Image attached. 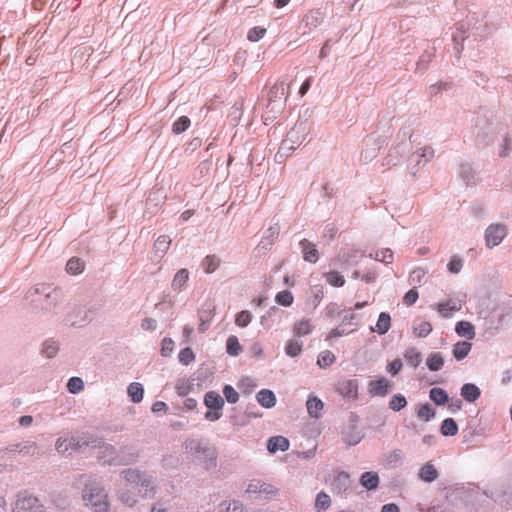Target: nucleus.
Returning a JSON list of instances; mask_svg holds the SVG:
<instances>
[{
  "mask_svg": "<svg viewBox=\"0 0 512 512\" xmlns=\"http://www.w3.org/2000/svg\"><path fill=\"white\" fill-rule=\"evenodd\" d=\"M119 477L126 485L135 487L138 495L144 499L153 498L157 492L155 477L137 468L123 469Z\"/></svg>",
  "mask_w": 512,
  "mask_h": 512,
  "instance_id": "f257e3e1",
  "label": "nucleus"
},
{
  "mask_svg": "<svg viewBox=\"0 0 512 512\" xmlns=\"http://www.w3.org/2000/svg\"><path fill=\"white\" fill-rule=\"evenodd\" d=\"M186 452L197 459L205 469H211L216 465V450L213 446L197 439H187L184 442Z\"/></svg>",
  "mask_w": 512,
  "mask_h": 512,
  "instance_id": "f03ea898",
  "label": "nucleus"
},
{
  "mask_svg": "<svg viewBox=\"0 0 512 512\" xmlns=\"http://www.w3.org/2000/svg\"><path fill=\"white\" fill-rule=\"evenodd\" d=\"M483 494L504 510L512 509V477L488 485Z\"/></svg>",
  "mask_w": 512,
  "mask_h": 512,
  "instance_id": "7ed1b4c3",
  "label": "nucleus"
},
{
  "mask_svg": "<svg viewBox=\"0 0 512 512\" xmlns=\"http://www.w3.org/2000/svg\"><path fill=\"white\" fill-rule=\"evenodd\" d=\"M82 498L85 505L94 508L95 512L108 510L107 493L102 484L96 480H91L85 485Z\"/></svg>",
  "mask_w": 512,
  "mask_h": 512,
  "instance_id": "20e7f679",
  "label": "nucleus"
},
{
  "mask_svg": "<svg viewBox=\"0 0 512 512\" xmlns=\"http://www.w3.org/2000/svg\"><path fill=\"white\" fill-rule=\"evenodd\" d=\"M12 512H47L40 499L28 491H20L12 504Z\"/></svg>",
  "mask_w": 512,
  "mask_h": 512,
  "instance_id": "39448f33",
  "label": "nucleus"
},
{
  "mask_svg": "<svg viewBox=\"0 0 512 512\" xmlns=\"http://www.w3.org/2000/svg\"><path fill=\"white\" fill-rule=\"evenodd\" d=\"M141 457L140 451L134 446L125 445L117 449L115 458L110 460L111 466H128L135 464Z\"/></svg>",
  "mask_w": 512,
  "mask_h": 512,
  "instance_id": "423d86ee",
  "label": "nucleus"
},
{
  "mask_svg": "<svg viewBox=\"0 0 512 512\" xmlns=\"http://www.w3.org/2000/svg\"><path fill=\"white\" fill-rule=\"evenodd\" d=\"M507 234V229L501 224L490 225L485 233L486 244L488 247L499 245Z\"/></svg>",
  "mask_w": 512,
  "mask_h": 512,
  "instance_id": "0eeeda50",
  "label": "nucleus"
},
{
  "mask_svg": "<svg viewBox=\"0 0 512 512\" xmlns=\"http://www.w3.org/2000/svg\"><path fill=\"white\" fill-rule=\"evenodd\" d=\"M115 492L118 499L128 507H133L138 502V493L124 486L122 483L116 484Z\"/></svg>",
  "mask_w": 512,
  "mask_h": 512,
  "instance_id": "6e6552de",
  "label": "nucleus"
},
{
  "mask_svg": "<svg viewBox=\"0 0 512 512\" xmlns=\"http://www.w3.org/2000/svg\"><path fill=\"white\" fill-rule=\"evenodd\" d=\"M95 449L98 450V458L108 465H110V460L115 458L117 453V448L115 446L102 441V439H100V443L96 445Z\"/></svg>",
  "mask_w": 512,
  "mask_h": 512,
  "instance_id": "1a4fd4ad",
  "label": "nucleus"
},
{
  "mask_svg": "<svg viewBox=\"0 0 512 512\" xmlns=\"http://www.w3.org/2000/svg\"><path fill=\"white\" fill-rule=\"evenodd\" d=\"M392 389V384L384 377L370 381L369 391L373 395L385 396Z\"/></svg>",
  "mask_w": 512,
  "mask_h": 512,
  "instance_id": "9d476101",
  "label": "nucleus"
},
{
  "mask_svg": "<svg viewBox=\"0 0 512 512\" xmlns=\"http://www.w3.org/2000/svg\"><path fill=\"white\" fill-rule=\"evenodd\" d=\"M246 493L249 494H257V493H264L267 495H275L276 490L273 486L270 484H267L265 482H262L261 480H252L249 482V484L246 487Z\"/></svg>",
  "mask_w": 512,
  "mask_h": 512,
  "instance_id": "9b49d317",
  "label": "nucleus"
},
{
  "mask_svg": "<svg viewBox=\"0 0 512 512\" xmlns=\"http://www.w3.org/2000/svg\"><path fill=\"white\" fill-rule=\"evenodd\" d=\"M462 308V301L459 299H448L446 302L439 303L437 310L443 317H451L454 312Z\"/></svg>",
  "mask_w": 512,
  "mask_h": 512,
  "instance_id": "f8f14e48",
  "label": "nucleus"
},
{
  "mask_svg": "<svg viewBox=\"0 0 512 512\" xmlns=\"http://www.w3.org/2000/svg\"><path fill=\"white\" fill-rule=\"evenodd\" d=\"M73 437L75 440L74 446H76L77 449H82L85 447H92L95 449L96 445L100 443V438H97L89 433H81Z\"/></svg>",
  "mask_w": 512,
  "mask_h": 512,
  "instance_id": "ddd939ff",
  "label": "nucleus"
},
{
  "mask_svg": "<svg viewBox=\"0 0 512 512\" xmlns=\"http://www.w3.org/2000/svg\"><path fill=\"white\" fill-rule=\"evenodd\" d=\"M337 390L348 399L357 397L358 383L356 380H344L338 384Z\"/></svg>",
  "mask_w": 512,
  "mask_h": 512,
  "instance_id": "4468645a",
  "label": "nucleus"
},
{
  "mask_svg": "<svg viewBox=\"0 0 512 512\" xmlns=\"http://www.w3.org/2000/svg\"><path fill=\"white\" fill-rule=\"evenodd\" d=\"M418 477L424 482L431 483L438 479L439 472L431 462H427L419 469Z\"/></svg>",
  "mask_w": 512,
  "mask_h": 512,
  "instance_id": "2eb2a0df",
  "label": "nucleus"
},
{
  "mask_svg": "<svg viewBox=\"0 0 512 512\" xmlns=\"http://www.w3.org/2000/svg\"><path fill=\"white\" fill-rule=\"evenodd\" d=\"M300 246L302 248L303 258L305 261L311 263H315L318 261L319 253L314 244L304 239L300 242Z\"/></svg>",
  "mask_w": 512,
  "mask_h": 512,
  "instance_id": "dca6fc26",
  "label": "nucleus"
},
{
  "mask_svg": "<svg viewBox=\"0 0 512 512\" xmlns=\"http://www.w3.org/2000/svg\"><path fill=\"white\" fill-rule=\"evenodd\" d=\"M289 448V441L283 436H274L268 440L267 449L270 453L286 451Z\"/></svg>",
  "mask_w": 512,
  "mask_h": 512,
  "instance_id": "f3484780",
  "label": "nucleus"
},
{
  "mask_svg": "<svg viewBox=\"0 0 512 512\" xmlns=\"http://www.w3.org/2000/svg\"><path fill=\"white\" fill-rule=\"evenodd\" d=\"M256 399L258 403L265 408H272L276 404L275 394L268 389L260 390L256 395Z\"/></svg>",
  "mask_w": 512,
  "mask_h": 512,
  "instance_id": "a211bd4d",
  "label": "nucleus"
},
{
  "mask_svg": "<svg viewBox=\"0 0 512 512\" xmlns=\"http://www.w3.org/2000/svg\"><path fill=\"white\" fill-rule=\"evenodd\" d=\"M481 395L480 389L472 383H466L461 388V396L468 402H475Z\"/></svg>",
  "mask_w": 512,
  "mask_h": 512,
  "instance_id": "6ab92c4d",
  "label": "nucleus"
},
{
  "mask_svg": "<svg viewBox=\"0 0 512 512\" xmlns=\"http://www.w3.org/2000/svg\"><path fill=\"white\" fill-rule=\"evenodd\" d=\"M204 403L210 409L221 410L224 405V399L217 392L210 391L206 393Z\"/></svg>",
  "mask_w": 512,
  "mask_h": 512,
  "instance_id": "aec40b11",
  "label": "nucleus"
},
{
  "mask_svg": "<svg viewBox=\"0 0 512 512\" xmlns=\"http://www.w3.org/2000/svg\"><path fill=\"white\" fill-rule=\"evenodd\" d=\"M9 451L18 450L24 456L34 455L37 449V444L34 441H25L22 443L11 445L7 448Z\"/></svg>",
  "mask_w": 512,
  "mask_h": 512,
  "instance_id": "412c9836",
  "label": "nucleus"
},
{
  "mask_svg": "<svg viewBox=\"0 0 512 512\" xmlns=\"http://www.w3.org/2000/svg\"><path fill=\"white\" fill-rule=\"evenodd\" d=\"M171 243L172 240L167 235H161L157 238V240L154 243V250L159 258H162L167 253L171 246Z\"/></svg>",
  "mask_w": 512,
  "mask_h": 512,
  "instance_id": "4be33fe9",
  "label": "nucleus"
},
{
  "mask_svg": "<svg viewBox=\"0 0 512 512\" xmlns=\"http://www.w3.org/2000/svg\"><path fill=\"white\" fill-rule=\"evenodd\" d=\"M85 269V262L78 257H72L66 264V272L70 275L81 274Z\"/></svg>",
  "mask_w": 512,
  "mask_h": 512,
  "instance_id": "5701e85b",
  "label": "nucleus"
},
{
  "mask_svg": "<svg viewBox=\"0 0 512 512\" xmlns=\"http://www.w3.org/2000/svg\"><path fill=\"white\" fill-rule=\"evenodd\" d=\"M363 436V433L359 430L357 425L353 424L349 430L345 432L344 441L349 445H356L362 440Z\"/></svg>",
  "mask_w": 512,
  "mask_h": 512,
  "instance_id": "b1692460",
  "label": "nucleus"
},
{
  "mask_svg": "<svg viewBox=\"0 0 512 512\" xmlns=\"http://www.w3.org/2000/svg\"><path fill=\"white\" fill-rule=\"evenodd\" d=\"M306 406L308 414L313 418H318L320 416V412L324 407V404L317 397H309Z\"/></svg>",
  "mask_w": 512,
  "mask_h": 512,
  "instance_id": "393cba45",
  "label": "nucleus"
},
{
  "mask_svg": "<svg viewBox=\"0 0 512 512\" xmlns=\"http://www.w3.org/2000/svg\"><path fill=\"white\" fill-rule=\"evenodd\" d=\"M360 483L368 490L376 489L379 484V476L376 472H365L361 476Z\"/></svg>",
  "mask_w": 512,
  "mask_h": 512,
  "instance_id": "a878e982",
  "label": "nucleus"
},
{
  "mask_svg": "<svg viewBox=\"0 0 512 512\" xmlns=\"http://www.w3.org/2000/svg\"><path fill=\"white\" fill-rule=\"evenodd\" d=\"M75 440L74 437L70 438H58L55 442V449L59 454H65L69 450H78L76 446H74Z\"/></svg>",
  "mask_w": 512,
  "mask_h": 512,
  "instance_id": "bb28decb",
  "label": "nucleus"
},
{
  "mask_svg": "<svg viewBox=\"0 0 512 512\" xmlns=\"http://www.w3.org/2000/svg\"><path fill=\"white\" fill-rule=\"evenodd\" d=\"M303 343L297 339H290L286 342L284 350L289 357H298L302 353Z\"/></svg>",
  "mask_w": 512,
  "mask_h": 512,
  "instance_id": "cd10ccee",
  "label": "nucleus"
},
{
  "mask_svg": "<svg viewBox=\"0 0 512 512\" xmlns=\"http://www.w3.org/2000/svg\"><path fill=\"white\" fill-rule=\"evenodd\" d=\"M59 352V343L52 339L46 340L42 344L41 353L44 357L51 359L54 358Z\"/></svg>",
  "mask_w": 512,
  "mask_h": 512,
  "instance_id": "c85d7f7f",
  "label": "nucleus"
},
{
  "mask_svg": "<svg viewBox=\"0 0 512 512\" xmlns=\"http://www.w3.org/2000/svg\"><path fill=\"white\" fill-rule=\"evenodd\" d=\"M455 331L460 337L466 339H473L475 337L474 326L471 322H457Z\"/></svg>",
  "mask_w": 512,
  "mask_h": 512,
  "instance_id": "c756f323",
  "label": "nucleus"
},
{
  "mask_svg": "<svg viewBox=\"0 0 512 512\" xmlns=\"http://www.w3.org/2000/svg\"><path fill=\"white\" fill-rule=\"evenodd\" d=\"M127 393L131 398V401L134 403H139L143 399L144 389L142 384L138 382H133L129 384L127 388Z\"/></svg>",
  "mask_w": 512,
  "mask_h": 512,
  "instance_id": "7c9ffc66",
  "label": "nucleus"
},
{
  "mask_svg": "<svg viewBox=\"0 0 512 512\" xmlns=\"http://www.w3.org/2000/svg\"><path fill=\"white\" fill-rule=\"evenodd\" d=\"M426 280V271L420 267L414 269L409 275V283L411 285H414V287L416 285H423L424 283H426Z\"/></svg>",
  "mask_w": 512,
  "mask_h": 512,
  "instance_id": "2f4dec72",
  "label": "nucleus"
},
{
  "mask_svg": "<svg viewBox=\"0 0 512 512\" xmlns=\"http://www.w3.org/2000/svg\"><path fill=\"white\" fill-rule=\"evenodd\" d=\"M471 350V343L462 341L454 345L453 355L457 360L464 359Z\"/></svg>",
  "mask_w": 512,
  "mask_h": 512,
  "instance_id": "473e14b6",
  "label": "nucleus"
},
{
  "mask_svg": "<svg viewBox=\"0 0 512 512\" xmlns=\"http://www.w3.org/2000/svg\"><path fill=\"white\" fill-rule=\"evenodd\" d=\"M426 364L431 371H438L444 364L443 357L439 352H435L429 355Z\"/></svg>",
  "mask_w": 512,
  "mask_h": 512,
  "instance_id": "72a5a7b5",
  "label": "nucleus"
},
{
  "mask_svg": "<svg viewBox=\"0 0 512 512\" xmlns=\"http://www.w3.org/2000/svg\"><path fill=\"white\" fill-rule=\"evenodd\" d=\"M441 433L444 436H454L458 432V425L452 418H447L442 422Z\"/></svg>",
  "mask_w": 512,
  "mask_h": 512,
  "instance_id": "f704fd0d",
  "label": "nucleus"
},
{
  "mask_svg": "<svg viewBox=\"0 0 512 512\" xmlns=\"http://www.w3.org/2000/svg\"><path fill=\"white\" fill-rule=\"evenodd\" d=\"M430 399L437 405H444L448 401L447 393L441 388H432L429 393Z\"/></svg>",
  "mask_w": 512,
  "mask_h": 512,
  "instance_id": "c9c22d12",
  "label": "nucleus"
},
{
  "mask_svg": "<svg viewBox=\"0 0 512 512\" xmlns=\"http://www.w3.org/2000/svg\"><path fill=\"white\" fill-rule=\"evenodd\" d=\"M189 279V272L187 269H180L174 276L172 287L174 289H181Z\"/></svg>",
  "mask_w": 512,
  "mask_h": 512,
  "instance_id": "e433bc0d",
  "label": "nucleus"
},
{
  "mask_svg": "<svg viewBox=\"0 0 512 512\" xmlns=\"http://www.w3.org/2000/svg\"><path fill=\"white\" fill-rule=\"evenodd\" d=\"M220 265V260L215 255H208L202 262L203 269L206 273L214 272Z\"/></svg>",
  "mask_w": 512,
  "mask_h": 512,
  "instance_id": "4c0bfd02",
  "label": "nucleus"
},
{
  "mask_svg": "<svg viewBox=\"0 0 512 512\" xmlns=\"http://www.w3.org/2000/svg\"><path fill=\"white\" fill-rule=\"evenodd\" d=\"M326 281L334 287H342L345 284L344 277L337 271H330L325 274Z\"/></svg>",
  "mask_w": 512,
  "mask_h": 512,
  "instance_id": "58836bf2",
  "label": "nucleus"
},
{
  "mask_svg": "<svg viewBox=\"0 0 512 512\" xmlns=\"http://www.w3.org/2000/svg\"><path fill=\"white\" fill-rule=\"evenodd\" d=\"M405 359L408 364L413 367H417L422 361V355L415 348H410L405 353Z\"/></svg>",
  "mask_w": 512,
  "mask_h": 512,
  "instance_id": "ea45409f",
  "label": "nucleus"
},
{
  "mask_svg": "<svg viewBox=\"0 0 512 512\" xmlns=\"http://www.w3.org/2000/svg\"><path fill=\"white\" fill-rule=\"evenodd\" d=\"M46 288L43 287V291L42 293L45 295V298L47 300H51L50 302H48L44 308H51V307H54L61 295V292L58 288H53L51 289L50 291L46 292L45 291Z\"/></svg>",
  "mask_w": 512,
  "mask_h": 512,
  "instance_id": "a19ab883",
  "label": "nucleus"
},
{
  "mask_svg": "<svg viewBox=\"0 0 512 512\" xmlns=\"http://www.w3.org/2000/svg\"><path fill=\"white\" fill-rule=\"evenodd\" d=\"M67 389L71 394H77L84 389V382L80 377H71L68 380Z\"/></svg>",
  "mask_w": 512,
  "mask_h": 512,
  "instance_id": "79ce46f5",
  "label": "nucleus"
},
{
  "mask_svg": "<svg viewBox=\"0 0 512 512\" xmlns=\"http://www.w3.org/2000/svg\"><path fill=\"white\" fill-rule=\"evenodd\" d=\"M191 124L190 119L187 116H181L172 126V131L175 134H180L186 131Z\"/></svg>",
  "mask_w": 512,
  "mask_h": 512,
  "instance_id": "37998d69",
  "label": "nucleus"
},
{
  "mask_svg": "<svg viewBox=\"0 0 512 512\" xmlns=\"http://www.w3.org/2000/svg\"><path fill=\"white\" fill-rule=\"evenodd\" d=\"M335 361V355L331 351H323L318 357V365L321 368H326L332 365Z\"/></svg>",
  "mask_w": 512,
  "mask_h": 512,
  "instance_id": "c03bdc74",
  "label": "nucleus"
},
{
  "mask_svg": "<svg viewBox=\"0 0 512 512\" xmlns=\"http://www.w3.org/2000/svg\"><path fill=\"white\" fill-rule=\"evenodd\" d=\"M242 351L241 345L236 336H230L227 340V353L232 356H237Z\"/></svg>",
  "mask_w": 512,
  "mask_h": 512,
  "instance_id": "a18cd8bd",
  "label": "nucleus"
},
{
  "mask_svg": "<svg viewBox=\"0 0 512 512\" xmlns=\"http://www.w3.org/2000/svg\"><path fill=\"white\" fill-rule=\"evenodd\" d=\"M330 504H331L330 497L326 493L320 492L317 495L316 501H315V508L318 511L327 510L330 507Z\"/></svg>",
  "mask_w": 512,
  "mask_h": 512,
  "instance_id": "49530a36",
  "label": "nucleus"
},
{
  "mask_svg": "<svg viewBox=\"0 0 512 512\" xmlns=\"http://www.w3.org/2000/svg\"><path fill=\"white\" fill-rule=\"evenodd\" d=\"M221 508L225 512H242L243 511V504L240 501H223L221 503Z\"/></svg>",
  "mask_w": 512,
  "mask_h": 512,
  "instance_id": "de8ad7c7",
  "label": "nucleus"
},
{
  "mask_svg": "<svg viewBox=\"0 0 512 512\" xmlns=\"http://www.w3.org/2000/svg\"><path fill=\"white\" fill-rule=\"evenodd\" d=\"M406 405H407V401H406L405 397L402 396L401 394L394 395L389 402L390 409H392L394 411H400Z\"/></svg>",
  "mask_w": 512,
  "mask_h": 512,
  "instance_id": "09e8293b",
  "label": "nucleus"
},
{
  "mask_svg": "<svg viewBox=\"0 0 512 512\" xmlns=\"http://www.w3.org/2000/svg\"><path fill=\"white\" fill-rule=\"evenodd\" d=\"M276 302L283 306H290L293 302V295L288 290H283L277 293Z\"/></svg>",
  "mask_w": 512,
  "mask_h": 512,
  "instance_id": "8fccbe9b",
  "label": "nucleus"
},
{
  "mask_svg": "<svg viewBox=\"0 0 512 512\" xmlns=\"http://www.w3.org/2000/svg\"><path fill=\"white\" fill-rule=\"evenodd\" d=\"M375 259L385 264H390L393 261V252L388 249H382L376 252Z\"/></svg>",
  "mask_w": 512,
  "mask_h": 512,
  "instance_id": "3c124183",
  "label": "nucleus"
},
{
  "mask_svg": "<svg viewBox=\"0 0 512 512\" xmlns=\"http://www.w3.org/2000/svg\"><path fill=\"white\" fill-rule=\"evenodd\" d=\"M417 415L419 418L424 419L425 421H429L435 416V411L431 405L425 404L419 408Z\"/></svg>",
  "mask_w": 512,
  "mask_h": 512,
  "instance_id": "603ef678",
  "label": "nucleus"
},
{
  "mask_svg": "<svg viewBox=\"0 0 512 512\" xmlns=\"http://www.w3.org/2000/svg\"><path fill=\"white\" fill-rule=\"evenodd\" d=\"M432 331L430 322H420L419 325L414 327V333L418 337H426Z\"/></svg>",
  "mask_w": 512,
  "mask_h": 512,
  "instance_id": "864d4df0",
  "label": "nucleus"
},
{
  "mask_svg": "<svg viewBox=\"0 0 512 512\" xmlns=\"http://www.w3.org/2000/svg\"><path fill=\"white\" fill-rule=\"evenodd\" d=\"M223 394L229 403H236L239 400L237 391L230 385H226L223 388Z\"/></svg>",
  "mask_w": 512,
  "mask_h": 512,
  "instance_id": "5fc2aeb1",
  "label": "nucleus"
},
{
  "mask_svg": "<svg viewBox=\"0 0 512 512\" xmlns=\"http://www.w3.org/2000/svg\"><path fill=\"white\" fill-rule=\"evenodd\" d=\"M194 359L195 355L189 347L182 349L179 353V361L184 365H188Z\"/></svg>",
  "mask_w": 512,
  "mask_h": 512,
  "instance_id": "6e6d98bb",
  "label": "nucleus"
},
{
  "mask_svg": "<svg viewBox=\"0 0 512 512\" xmlns=\"http://www.w3.org/2000/svg\"><path fill=\"white\" fill-rule=\"evenodd\" d=\"M265 33H266L265 28L254 27L249 30L247 37L250 41L256 42V41L260 40L261 38H263Z\"/></svg>",
  "mask_w": 512,
  "mask_h": 512,
  "instance_id": "4d7b16f0",
  "label": "nucleus"
},
{
  "mask_svg": "<svg viewBox=\"0 0 512 512\" xmlns=\"http://www.w3.org/2000/svg\"><path fill=\"white\" fill-rule=\"evenodd\" d=\"M174 342L171 338H164L162 341L161 355L163 357H169L173 352Z\"/></svg>",
  "mask_w": 512,
  "mask_h": 512,
  "instance_id": "13d9d810",
  "label": "nucleus"
},
{
  "mask_svg": "<svg viewBox=\"0 0 512 512\" xmlns=\"http://www.w3.org/2000/svg\"><path fill=\"white\" fill-rule=\"evenodd\" d=\"M310 331H311V326H310L309 322H299L294 327V332L299 337L309 334Z\"/></svg>",
  "mask_w": 512,
  "mask_h": 512,
  "instance_id": "bf43d9fd",
  "label": "nucleus"
},
{
  "mask_svg": "<svg viewBox=\"0 0 512 512\" xmlns=\"http://www.w3.org/2000/svg\"><path fill=\"white\" fill-rule=\"evenodd\" d=\"M418 291L416 290V287H413L410 289L403 297V303L410 306L414 304L418 299Z\"/></svg>",
  "mask_w": 512,
  "mask_h": 512,
  "instance_id": "052dcab7",
  "label": "nucleus"
},
{
  "mask_svg": "<svg viewBox=\"0 0 512 512\" xmlns=\"http://www.w3.org/2000/svg\"><path fill=\"white\" fill-rule=\"evenodd\" d=\"M462 266V260L460 258L453 257L448 263V270L451 273H458L462 269Z\"/></svg>",
  "mask_w": 512,
  "mask_h": 512,
  "instance_id": "680f3d73",
  "label": "nucleus"
},
{
  "mask_svg": "<svg viewBox=\"0 0 512 512\" xmlns=\"http://www.w3.org/2000/svg\"><path fill=\"white\" fill-rule=\"evenodd\" d=\"M390 323L391 322H376L375 326L370 327V330L379 334H385L390 328Z\"/></svg>",
  "mask_w": 512,
  "mask_h": 512,
  "instance_id": "e2e57ef3",
  "label": "nucleus"
},
{
  "mask_svg": "<svg viewBox=\"0 0 512 512\" xmlns=\"http://www.w3.org/2000/svg\"><path fill=\"white\" fill-rule=\"evenodd\" d=\"M402 368V362L399 359L392 361L386 367L387 372L391 373L393 376L396 375Z\"/></svg>",
  "mask_w": 512,
  "mask_h": 512,
  "instance_id": "0e129e2a",
  "label": "nucleus"
},
{
  "mask_svg": "<svg viewBox=\"0 0 512 512\" xmlns=\"http://www.w3.org/2000/svg\"><path fill=\"white\" fill-rule=\"evenodd\" d=\"M336 483L337 485H339L340 488L343 487L344 489H346L349 483V475L345 472H341L336 479Z\"/></svg>",
  "mask_w": 512,
  "mask_h": 512,
  "instance_id": "69168bd1",
  "label": "nucleus"
},
{
  "mask_svg": "<svg viewBox=\"0 0 512 512\" xmlns=\"http://www.w3.org/2000/svg\"><path fill=\"white\" fill-rule=\"evenodd\" d=\"M222 416V413L220 410H214V411H207L205 413V419L209 421H216Z\"/></svg>",
  "mask_w": 512,
  "mask_h": 512,
  "instance_id": "338daca9",
  "label": "nucleus"
},
{
  "mask_svg": "<svg viewBox=\"0 0 512 512\" xmlns=\"http://www.w3.org/2000/svg\"><path fill=\"white\" fill-rule=\"evenodd\" d=\"M434 155V150L431 147H424L420 150L419 156L425 157L426 160H430Z\"/></svg>",
  "mask_w": 512,
  "mask_h": 512,
  "instance_id": "774afa93",
  "label": "nucleus"
}]
</instances>
